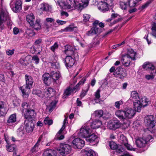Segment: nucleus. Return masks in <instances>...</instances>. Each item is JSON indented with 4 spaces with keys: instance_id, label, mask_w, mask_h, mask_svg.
Instances as JSON below:
<instances>
[{
    "instance_id": "obj_4",
    "label": "nucleus",
    "mask_w": 156,
    "mask_h": 156,
    "mask_svg": "<svg viewBox=\"0 0 156 156\" xmlns=\"http://www.w3.org/2000/svg\"><path fill=\"white\" fill-rule=\"evenodd\" d=\"M92 131L88 126H82L78 132L79 137L86 138Z\"/></svg>"
},
{
    "instance_id": "obj_52",
    "label": "nucleus",
    "mask_w": 156,
    "mask_h": 156,
    "mask_svg": "<svg viewBox=\"0 0 156 156\" xmlns=\"http://www.w3.org/2000/svg\"><path fill=\"white\" fill-rule=\"evenodd\" d=\"M74 48L73 47L69 45H67L65 46V52L66 53L69 52Z\"/></svg>"
},
{
    "instance_id": "obj_27",
    "label": "nucleus",
    "mask_w": 156,
    "mask_h": 156,
    "mask_svg": "<svg viewBox=\"0 0 156 156\" xmlns=\"http://www.w3.org/2000/svg\"><path fill=\"white\" fill-rule=\"evenodd\" d=\"M44 92L45 94H46L47 95V97H50L52 96L55 93L53 89L51 87L45 89Z\"/></svg>"
},
{
    "instance_id": "obj_8",
    "label": "nucleus",
    "mask_w": 156,
    "mask_h": 156,
    "mask_svg": "<svg viewBox=\"0 0 156 156\" xmlns=\"http://www.w3.org/2000/svg\"><path fill=\"white\" fill-rule=\"evenodd\" d=\"M22 5V2L20 0H17L16 2L12 1L10 3V6L14 12H17L21 10Z\"/></svg>"
},
{
    "instance_id": "obj_9",
    "label": "nucleus",
    "mask_w": 156,
    "mask_h": 156,
    "mask_svg": "<svg viewBox=\"0 0 156 156\" xmlns=\"http://www.w3.org/2000/svg\"><path fill=\"white\" fill-rule=\"evenodd\" d=\"M152 139V136L149 135H148L144 139L142 138L137 139V147L140 148L143 147L145 144L148 142H151L152 140H151Z\"/></svg>"
},
{
    "instance_id": "obj_16",
    "label": "nucleus",
    "mask_w": 156,
    "mask_h": 156,
    "mask_svg": "<svg viewBox=\"0 0 156 156\" xmlns=\"http://www.w3.org/2000/svg\"><path fill=\"white\" fill-rule=\"evenodd\" d=\"M131 56H129V55H124L122 56L121 61L122 63L125 66H128L130 64V60Z\"/></svg>"
},
{
    "instance_id": "obj_19",
    "label": "nucleus",
    "mask_w": 156,
    "mask_h": 156,
    "mask_svg": "<svg viewBox=\"0 0 156 156\" xmlns=\"http://www.w3.org/2000/svg\"><path fill=\"white\" fill-rule=\"evenodd\" d=\"M86 138V140L90 143L94 142H97L98 141V138L97 136L94 133H90Z\"/></svg>"
},
{
    "instance_id": "obj_44",
    "label": "nucleus",
    "mask_w": 156,
    "mask_h": 156,
    "mask_svg": "<svg viewBox=\"0 0 156 156\" xmlns=\"http://www.w3.org/2000/svg\"><path fill=\"white\" fill-rule=\"evenodd\" d=\"M152 35L156 38V23H154L152 26Z\"/></svg>"
},
{
    "instance_id": "obj_15",
    "label": "nucleus",
    "mask_w": 156,
    "mask_h": 156,
    "mask_svg": "<svg viewBox=\"0 0 156 156\" xmlns=\"http://www.w3.org/2000/svg\"><path fill=\"white\" fill-rule=\"evenodd\" d=\"M42 79L44 83L47 85H50L52 81V79L49 73H46L42 76Z\"/></svg>"
},
{
    "instance_id": "obj_36",
    "label": "nucleus",
    "mask_w": 156,
    "mask_h": 156,
    "mask_svg": "<svg viewBox=\"0 0 156 156\" xmlns=\"http://www.w3.org/2000/svg\"><path fill=\"white\" fill-rule=\"evenodd\" d=\"M72 92L71 89L68 88L65 90L63 96V98H65L71 94Z\"/></svg>"
},
{
    "instance_id": "obj_46",
    "label": "nucleus",
    "mask_w": 156,
    "mask_h": 156,
    "mask_svg": "<svg viewBox=\"0 0 156 156\" xmlns=\"http://www.w3.org/2000/svg\"><path fill=\"white\" fill-rule=\"evenodd\" d=\"M27 34L30 37H32L35 34V32H34L33 30L30 29H27L26 32Z\"/></svg>"
},
{
    "instance_id": "obj_39",
    "label": "nucleus",
    "mask_w": 156,
    "mask_h": 156,
    "mask_svg": "<svg viewBox=\"0 0 156 156\" xmlns=\"http://www.w3.org/2000/svg\"><path fill=\"white\" fill-rule=\"evenodd\" d=\"M66 54L73 56L75 58H77L78 56L77 53L75 51V49L74 48L71 50V51L67 52Z\"/></svg>"
},
{
    "instance_id": "obj_49",
    "label": "nucleus",
    "mask_w": 156,
    "mask_h": 156,
    "mask_svg": "<svg viewBox=\"0 0 156 156\" xmlns=\"http://www.w3.org/2000/svg\"><path fill=\"white\" fill-rule=\"evenodd\" d=\"M128 6V4L126 2H120V6L122 9H126Z\"/></svg>"
},
{
    "instance_id": "obj_6",
    "label": "nucleus",
    "mask_w": 156,
    "mask_h": 156,
    "mask_svg": "<svg viewBox=\"0 0 156 156\" xmlns=\"http://www.w3.org/2000/svg\"><path fill=\"white\" fill-rule=\"evenodd\" d=\"M23 117L25 120H28V121H33L36 116V113L33 109L23 111Z\"/></svg>"
},
{
    "instance_id": "obj_12",
    "label": "nucleus",
    "mask_w": 156,
    "mask_h": 156,
    "mask_svg": "<svg viewBox=\"0 0 156 156\" xmlns=\"http://www.w3.org/2000/svg\"><path fill=\"white\" fill-rule=\"evenodd\" d=\"M24 124L25 129L27 133H30L33 131L34 127V124L33 121H28V120H25Z\"/></svg>"
},
{
    "instance_id": "obj_61",
    "label": "nucleus",
    "mask_w": 156,
    "mask_h": 156,
    "mask_svg": "<svg viewBox=\"0 0 156 156\" xmlns=\"http://www.w3.org/2000/svg\"><path fill=\"white\" fill-rule=\"evenodd\" d=\"M122 104V101H116L115 103V107L119 109L120 108V106Z\"/></svg>"
},
{
    "instance_id": "obj_10",
    "label": "nucleus",
    "mask_w": 156,
    "mask_h": 156,
    "mask_svg": "<svg viewBox=\"0 0 156 156\" xmlns=\"http://www.w3.org/2000/svg\"><path fill=\"white\" fill-rule=\"evenodd\" d=\"M144 121L147 126L149 128H153L155 125L154 119L152 115L146 116L144 119Z\"/></svg>"
},
{
    "instance_id": "obj_29",
    "label": "nucleus",
    "mask_w": 156,
    "mask_h": 156,
    "mask_svg": "<svg viewBox=\"0 0 156 156\" xmlns=\"http://www.w3.org/2000/svg\"><path fill=\"white\" fill-rule=\"evenodd\" d=\"M6 150L9 152H13V156H15L16 154V148L15 146L12 145H10L9 146H6Z\"/></svg>"
},
{
    "instance_id": "obj_20",
    "label": "nucleus",
    "mask_w": 156,
    "mask_h": 156,
    "mask_svg": "<svg viewBox=\"0 0 156 156\" xmlns=\"http://www.w3.org/2000/svg\"><path fill=\"white\" fill-rule=\"evenodd\" d=\"M20 90H21L23 96L26 98L28 96V94L30 92V86L26 85L20 87Z\"/></svg>"
},
{
    "instance_id": "obj_25",
    "label": "nucleus",
    "mask_w": 156,
    "mask_h": 156,
    "mask_svg": "<svg viewBox=\"0 0 156 156\" xmlns=\"http://www.w3.org/2000/svg\"><path fill=\"white\" fill-rule=\"evenodd\" d=\"M130 99L133 102V105L134 108H136V91H134L132 92Z\"/></svg>"
},
{
    "instance_id": "obj_24",
    "label": "nucleus",
    "mask_w": 156,
    "mask_h": 156,
    "mask_svg": "<svg viewBox=\"0 0 156 156\" xmlns=\"http://www.w3.org/2000/svg\"><path fill=\"white\" fill-rule=\"evenodd\" d=\"M43 156H56V152L51 149L45 150L43 154Z\"/></svg>"
},
{
    "instance_id": "obj_63",
    "label": "nucleus",
    "mask_w": 156,
    "mask_h": 156,
    "mask_svg": "<svg viewBox=\"0 0 156 156\" xmlns=\"http://www.w3.org/2000/svg\"><path fill=\"white\" fill-rule=\"evenodd\" d=\"M14 49H12V50L8 49L6 51V54L8 55H12L14 54Z\"/></svg>"
},
{
    "instance_id": "obj_58",
    "label": "nucleus",
    "mask_w": 156,
    "mask_h": 156,
    "mask_svg": "<svg viewBox=\"0 0 156 156\" xmlns=\"http://www.w3.org/2000/svg\"><path fill=\"white\" fill-rule=\"evenodd\" d=\"M33 93L36 94L40 97L42 95L41 91L38 90H34L33 92Z\"/></svg>"
},
{
    "instance_id": "obj_21",
    "label": "nucleus",
    "mask_w": 156,
    "mask_h": 156,
    "mask_svg": "<svg viewBox=\"0 0 156 156\" xmlns=\"http://www.w3.org/2000/svg\"><path fill=\"white\" fill-rule=\"evenodd\" d=\"M27 20L31 26H33L34 23L36 21L34 15L30 14L27 15L26 17Z\"/></svg>"
},
{
    "instance_id": "obj_47",
    "label": "nucleus",
    "mask_w": 156,
    "mask_h": 156,
    "mask_svg": "<svg viewBox=\"0 0 156 156\" xmlns=\"http://www.w3.org/2000/svg\"><path fill=\"white\" fill-rule=\"evenodd\" d=\"M44 123L45 124L50 125L52 124L53 121L51 119H50L49 118L46 117L44 120Z\"/></svg>"
},
{
    "instance_id": "obj_57",
    "label": "nucleus",
    "mask_w": 156,
    "mask_h": 156,
    "mask_svg": "<svg viewBox=\"0 0 156 156\" xmlns=\"http://www.w3.org/2000/svg\"><path fill=\"white\" fill-rule=\"evenodd\" d=\"M51 64L52 67L54 69H58L59 67V65L58 63L55 62H51Z\"/></svg>"
},
{
    "instance_id": "obj_33",
    "label": "nucleus",
    "mask_w": 156,
    "mask_h": 156,
    "mask_svg": "<svg viewBox=\"0 0 156 156\" xmlns=\"http://www.w3.org/2000/svg\"><path fill=\"white\" fill-rule=\"evenodd\" d=\"M82 3H80V9H82L84 7H85L88 5L89 1L90 0H81Z\"/></svg>"
},
{
    "instance_id": "obj_42",
    "label": "nucleus",
    "mask_w": 156,
    "mask_h": 156,
    "mask_svg": "<svg viewBox=\"0 0 156 156\" xmlns=\"http://www.w3.org/2000/svg\"><path fill=\"white\" fill-rule=\"evenodd\" d=\"M109 144L110 148L113 150L116 149L117 147V145L114 141L109 142Z\"/></svg>"
},
{
    "instance_id": "obj_32",
    "label": "nucleus",
    "mask_w": 156,
    "mask_h": 156,
    "mask_svg": "<svg viewBox=\"0 0 156 156\" xmlns=\"http://www.w3.org/2000/svg\"><path fill=\"white\" fill-rule=\"evenodd\" d=\"M85 153L87 156H96L95 152L89 149L86 148L85 150Z\"/></svg>"
},
{
    "instance_id": "obj_43",
    "label": "nucleus",
    "mask_w": 156,
    "mask_h": 156,
    "mask_svg": "<svg viewBox=\"0 0 156 156\" xmlns=\"http://www.w3.org/2000/svg\"><path fill=\"white\" fill-rule=\"evenodd\" d=\"M119 140L120 142L124 145L125 144V143L127 142V140L126 138L123 135H120Z\"/></svg>"
},
{
    "instance_id": "obj_55",
    "label": "nucleus",
    "mask_w": 156,
    "mask_h": 156,
    "mask_svg": "<svg viewBox=\"0 0 156 156\" xmlns=\"http://www.w3.org/2000/svg\"><path fill=\"white\" fill-rule=\"evenodd\" d=\"M18 132H19V134L20 136H22L23 135L24 133L23 127L22 126H21L18 129Z\"/></svg>"
},
{
    "instance_id": "obj_7",
    "label": "nucleus",
    "mask_w": 156,
    "mask_h": 156,
    "mask_svg": "<svg viewBox=\"0 0 156 156\" xmlns=\"http://www.w3.org/2000/svg\"><path fill=\"white\" fill-rule=\"evenodd\" d=\"M114 75L120 79H123L127 75L126 70L121 66L115 69L114 72Z\"/></svg>"
},
{
    "instance_id": "obj_5",
    "label": "nucleus",
    "mask_w": 156,
    "mask_h": 156,
    "mask_svg": "<svg viewBox=\"0 0 156 156\" xmlns=\"http://www.w3.org/2000/svg\"><path fill=\"white\" fill-rule=\"evenodd\" d=\"M71 149L70 145L67 144H61L60 145L58 152L61 155L65 156L70 152Z\"/></svg>"
},
{
    "instance_id": "obj_64",
    "label": "nucleus",
    "mask_w": 156,
    "mask_h": 156,
    "mask_svg": "<svg viewBox=\"0 0 156 156\" xmlns=\"http://www.w3.org/2000/svg\"><path fill=\"white\" fill-rule=\"evenodd\" d=\"M87 92V91H86L84 90H82L80 94V97L81 98L83 97L86 94Z\"/></svg>"
},
{
    "instance_id": "obj_30",
    "label": "nucleus",
    "mask_w": 156,
    "mask_h": 156,
    "mask_svg": "<svg viewBox=\"0 0 156 156\" xmlns=\"http://www.w3.org/2000/svg\"><path fill=\"white\" fill-rule=\"evenodd\" d=\"M41 9L45 11H51V6L49 5L48 4L46 3H43L41 5Z\"/></svg>"
},
{
    "instance_id": "obj_54",
    "label": "nucleus",
    "mask_w": 156,
    "mask_h": 156,
    "mask_svg": "<svg viewBox=\"0 0 156 156\" xmlns=\"http://www.w3.org/2000/svg\"><path fill=\"white\" fill-rule=\"evenodd\" d=\"M90 17V15L87 14H84L83 15V21L85 22L88 21Z\"/></svg>"
},
{
    "instance_id": "obj_23",
    "label": "nucleus",
    "mask_w": 156,
    "mask_h": 156,
    "mask_svg": "<svg viewBox=\"0 0 156 156\" xmlns=\"http://www.w3.org/2000/svg\"><path fill=\"white\" fill-rule=\"evenodd\" d=\"M102 125V122L98 120L94 121L91 124L90 126L93 129H96L100 127Z\"/></svg>"
},
{
    "instance_id": "obj_17",
    "label": "nucleus",
    "mask_w": 156,
    "mask_h": 156,
    "mask_svg": "<svg viewBox=\"0 0 156 156\" xmlns=\"http://www.w3.org/2000/svg\"><path fill=\"white\" fill-rule=\"evenodd\" d=\"M7 111L5 103L2 101H0V116H5Z\"/></svg>"
},
{
    "instance_id": "obj_2",
    "label": "nucleus",
    "mask_w": 156,
    "mask_h": 156,
    "mask_svg": "<svg viewBox=\"0 0 156 156\" xmlns=\"http://www.w3.org/2000/svg\"><path fill=\"white\" fill-rule=\"evenodd\" d=\"M59 4L60 6L65 9H80V3L76 2L75 0H66L65 2H62L59 3Z\"/></svg>"
},
{
    "instance_id": "obj_13",
    "label": "nucleus",
    "mask_w": 156,
    "mask_h": 156,
    "mask_svg": "<svg viewBox=\"0 0 156 156\" xmlns=\"http://www.w3.org/2000/svg\"><path fill=\"white\" fill-rule=\"evenodd\" d=\"M121 126V123L118 120L110 121L108 124V127L111 129L115 130Z\"/></svg>"
},
{
    "instance_id": "obj_62",
    "label": "nucleus",
    "mask_w": 156,
    "mask_h": 156,
    "mask_svg": "<svg viewBox=\"0 0 156 156\" xmlns=\"http://www.w3.org/2000/svg\"><path fill=\"white\" fill-rule=\"evenodd\" d=\"M145 78L147 80L153 79L154 78V76L153 74L147 75L145 76Z\"/></svg>"
},
{
    "instance_id": "obj_28",
    "label": "nucleus",
    "mask_w": 156,
    "mask_h": 156,
    "mask_svg": "<svg viewBox=\"0 0 156 156\" xmlns=\"http://www.w3.org/2000/svg\"><path fill=\"white\" fill-rule=\"evenodd\" d=\"M26 81V85L28 86H31L33 83V80L32 77L27 74L25 75Z\"/></svg>"
},
{
    "instance_id": "obj_3",
    "label": "nucleus",
    "mask_w": 156,
    "mask_h": 156,
    "mask_svg": "<svg viewBox=\"0 0 156 156\" xmlns=\"http://www.w3.org/2000/svg\"><path fill=\"white\" fill-rule=\"evenodd\" d=\"M149 100L145 97L140 98L139 96L137 98V112H140L141 108L147 105Z\"/></svg>"
},
{
    "instance_id": "obj_41",
    "label": "nucleus",
    "mask_w": 156,
    "mask_h": 156,
    "mask_svg": "<svg viewBox=\"0 0 156 156\" xmlns=\"http://www.w3.org/2000/svg\"><path fill=\"white\" fill-rule=\"evenodd\" d=\"M22 106L23 108V111H25L27 110H30V109H29L30 106L25 101L23 102Z\"/></svg>"
},
{
    "instance_id": "obj_18",
    "label": "nucleus",
    "mask_w": 156,
    "mask_h": 156,
    "mask_svg": "<svg viewBox=\"0 0 156 156\" xmlns=\"http://www.w3.org/2000/svg\"><path fill=\"white\" fill-rule=\"evenodd\" d=\"M108 4H109L108 2H106L105 1H101L100 2L98 8L99 9L101 10V11L104 12L107 11L109 9L108 7Z\"/></svg>"
},
{
    "instance_id": "obj_45",
    "label": "nucleus",
    "mask_w": 156,
    "mask_h": 156,
    "mask_svg": "<svg viewBox=\"0 0 156 156\" xmlns=\"http://www.w3.org/2000/svg\"><path fill=\"white\" fill-rule=\"evenodd\" d=\"M57 103V101H52L51 103L50 106L49 108V112H51L55 106V105Z\"/></svg>"
},
{
    "instance_id": "obj_48",
    "label": "nucleus",
    "mask_w": 156,
    "mask_h": 156,
    "mask_svg": "<svg viewBox=\"0 0 156 156\" xmlns=\"http://www.w3.org/2000/svg\"><path fill=\"white\" fill-rule=\"evenodd\" d=\"M124 145L128 150L135 151L136 150L135 148H133L130 145L128 144L127 142L125 143Z\"/></svg>"
},
{
    "instance_id": "obj_59",
    "label": "nucleus",
    "mask_w": 156,
    "mask_h": 156,
    "mask_svg": "<svg viewBox=\"0 0 156 156\" xmlns=\"http://www.w3.org/2000/svg\"><path fill=\"white\" fill-rule=\"evenodd\" d=\"M58 45L57 43L56 42L54 44L50 47L51 49L53 51H55V49L58 48Z\"/></svg>"
},
{
    "instance_id": "obj_56",
    "label": "nucleus",
    "mask_w": 156,
    "mask_h": 156,
    "mask_svg": "<svg viewBox=\"0 0 156 156\" xmlns=\"http://www.w3.org/2000/svg\"><path fill=\"white\" fill-rule=\"evenodd\" d=\"M20 62L21 64L24 66H27L28 64V62L24 58H21L20 59Z\"/></svg>"
},
{
    "instance_id": "obj_31",
    "label": "nucleus",
    "mask_w": 156,
    "mask_h": 156,
    "mask_svg": "<svg viewBox=\"0 0 156 156\" xmlns=\"http://www.w3.org/2000/svg\"><path fill=\"white\" fill-rule=\"evenodd\" d=\"M16 115L13 114L10 115L7 120V122L9 124H12L16 121Z\"/></svg>"
},
{
    "instance_id": "obj_53",
    "label": "nucleus",
    "mask_w": 156,
    "mask_h": 156,
    "mask_svg": "<svg viewBox=\"0 0 156 156\" xmlns=\"http://www.w3.org/2000/svg\"><path fill=\"white\" fill-rule=\"evenodd\" d=\"M74 28L75 27H72L70 25L68 27L63 29L62 31L65 32L71 31L73 30Z\"/></svg>"
},
{
    "instance_id": "obj_1",
    "label": "nucleus",
    "mask_w": 156,
    "mask_h": 156,
    "mask_svg": "<svg viewBox=\"0 0 156 156\" xmlns=\"http://www.w3.org/2000/svg\"><path fill=\"white\" fill-rule=\"evenodd\" d=\"M136 113V111L132 108H128L125 110H120L116 111L115 114L120 119L124 120L126 117L131 118Z\"/></svg>"
},
{
    "instance_id": "obj_38",
    "label": "nucleus",
    "mask_w": 156,
    "mask_h": 156,
    "mask_svg": "<svg viewBox=\"0 0 156 156\" xmlns=\"http://www.w3.org/2000/svg\"><path fill=\"white\" fill-rule=\"evenodd\" d=\"M100 90L98 89L97 90L95 93V98L94 99V100L97 103L100 102V101L99 100V99L100 97Z\"/></svg>"
},
{
    "instance_id": "obj_51",
    "label": "nucleus",
    "mask_w": 156,
    "mask_h": 156,
    "mask_svg": "<svg viewBox=\"0 0 156 156\" xmlns=\"http://www.w3.org/2000/svg\"><path fill=\"white\" fill-rule=\"evenodd\" d=\"M64 138V136L60 134H56L54 138L55 140H61L63 139Z\"/></svg>"
},
{
    "instance_id": "obj_22",
    "label": "nucleus",
    "mask_w": 156,
    "mask_h": 156,
    "mask_svg": "<svg viewBox=\"0 0 156 156\" xmlns=\"http://www.w3.org/2000/svg\"><path fill=\"white\" fill-rule=\"evenodd\" d=\"M100 33V30L98 28L95 27L91 28L90 30L87 32V34L89 36H91Z\"/></svg>"
},
{
    "instance_id": "obj_34",
    "label": "nucleus",
    "mask_w": 156,
    "mask_h": 156,
    "mask_svg": "<svg viewBox=\"0 0 156 156\" xmlns=\"http://www.w3.org/2000/svg\"><path fill=\"white\" fill-rule=\"evenodd\" d=\"M126 55H129V56H131V57H130L131 58V59L132 60H135V56L136 53H135L133 50L132 49H129L128 50V54Z\"/></svg>"
},
{
    "instance_id": "obj_50",
    "label": "nucleus",
    "mask_w": 156,
    "mask_h": 156,
    "mask_svg": "<svg viewBox=\"0 0 156 156\" xmlns=\"http://www.w3.org/2000/svg\"><path fill=\"white\" fill-rule=\"evenodd\" d=\"M136 0H129L128 2V5L130 7H133L136 5Z\"/></svg>"
},
{
    "instance_id": "obj_14",
    "label": "nucleus",
    "mask_w": 156,
    "mask_h": 156,
    "mask_svg": "<svg viewBox=\"0 0 156 156\" xmlns=\"http://www.w3.org/2000/svg\"><path fill=\"white\" fill-rule=\"evenodd\" d=\"M65 66L68 69L71 68L75 63V60L74 58L70 56H67L64 60Z\"/></svg>"
},
{
    "instance_id": "obj_35",
    "label": "nucleus",
    "mask_w": 156,
    "mask_h": 156,
    "mask_svg": "<svg viewBox=\"0 0 156 156\" xmlns=\"http://www.w3.org/2000/svg\"><path fill=\"white\" fill-rule=\"evenodd\" d=\"M34 29L37 30H39L41 27L40 24V21L39 20H37L34 23V25H33Z\"/></svg>"
},
{
    "instance_id": "obj_60",
    "label": "nucleus",
    "mask_w": 156,
    "mask_h": 156,
    "mask_svg": "<svg viewBox=\"0 0 156 156\" xmlns=\"http://www.w3.org/2000/svg\"><path fill=\"white\" fill-rule=\"evenodd\" d=\"M32 60L35 61L37 64L38 63L39 61V59L37 55H34L32 57Z\"/></svg>"
},
{
    "instance_id": "obj_40",
    "label": "nucleus",
    "mask_w": 156,
    "mask_h": 156,
    "mask_svg": "<svg viewBox=\"0 0 156 156\" xmlns=\"http://www.w3.org/2000/svg\"><path fill=\"white\" fill-rule=\"evenodd\" d=\"M94 114L96 117H100L103 115V112L102 110H101L95 111Z\"/></svg>"
},
{
    "instance_id": "obj_37",
    "label": "nucleus",
    "mask_w": 156,
    "mask_h": 156,
    "mask_svg": "<svg viewBox=\"0 0 156 156\" xmlns=\"http://www.w3.org/2000/svg\"><path fill=\"white\" fill-rule=\"evenodd\" d=\"M43 135H42L40 136L39 137L38 141L36 144L34 145V147L32 148V152L35 151L36 150V148H37L38 145L39 143L40 142L41 140V139L43 137Z\"/></svg>"
},
{
    "instance_id": "obj_11",
    "label": "nucleus",
    "mask_w": 156,
    "mask_h": 156,
    "mask_svg": "<svg viewBox=\"0 0 156 156\" xmlns=\"http://www.w3.org/2000/svg\"><path fill=\"white\" fill-rule=\"evenodd\" d=\"M72 143L75 149H80L84 146L85 142L80 138H77L73 141Z\"/></svg>"
},
{
    "instance_id": "obj_26",
    "label": "nucleus",
    "mask_w": 156,
    "mask_h": 156,
    "mask_svg": "<svg viewBox=\"0 0 156 156\" xmlns=\"http://www.w3.org/2000/svg\"><path fill=\"white\" fill-rule=\"evenodd\" d=\"M50 74H51V76L52 80H57L59 78L60 75L58 72L53 71L51 72Z\"/></svg>"
}]
</instances>
